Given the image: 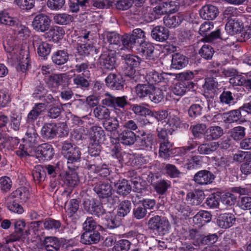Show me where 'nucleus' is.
I'll use <instances>...</instances> for the list:
<instances>
[{
  "label": "nucleus",
  "instance_id": "c756f323",
  "mask_svg": "<svg viewBox=\"0 0 251 251\" xmlns=\"http://www.w3.org/2000/svg\"><path fill=\"white\" fill-rule=\"evenodd\" d=\"M18 60V70H20L23 73L25 72L29 66V54L27 50H21L19 55L17 58Z\"/></svg>",
  "mask_w": 251,
  "mask_h": 251
},
{
  "label": "nucleus",
  "instance_id": "2f4dec72",
  "mask_svg": "<svg viewBox=\"0 0 251 251\" xmlns=\"http://www.w3.org/2000/svg\"><path fill=\"white\" fill-rule=\"evenodd\" d=\"M44 105L35 103L27 116L26 121L29 123H33L44 111Z\"/></svg>",
  "mask_w": 251,
  "mask_h": 251
},
{
  "label": "nucleus",
  "instance_id": "603ef678",
  "mask_svg": "<svg viewBox=\"0 0 251 251\" xmlns=\"http://www.w3.org/2000/svg\"><path fill=\"white\" fill-rule=\"evenodd\" d=\"M78 208V201L75 199L71 200L65 207L66 213L69 217L73 216L77 212Z\"/></svg>",
  "mask_w": 251,
  "mask_h": 251
},
{
  "label": "nucleus",
  "instance_id": "bf43d9fd",
  "mask_svg": "<svg viewBox=\"0 0 251 251\" xmlns=\"http://www.w3.org/2000/svg\"><path fill=\"white\" fill-rule=\"evenodd\" d=\"M214 53L213 48L209 45H204L199 50V54L205 59H210Z\"/></svg>",
  "mask_w": 251,
  "mask_h": 251
},
{
  "label": "nucleus",
  "instance_id": "412c9836",
  "mask_svg": "<svg viewBox=\"0 0 251 251\" xmlns=\"http://www.w3.org/2000/svg\"><path fill=\"white\" fill-rule=\"evenodd\" d=\"M105 136V132L102 127L94 126L90 129L89 142L92 143H100L102 138Z\"/></svg>",
  "mask_w": 251,
  "mask_h": 251
},
{
  "label": "nucleus",
  "instance_id": "473e14b6",
  "mask_svg": "<svg viewBox=\"0 0 251 251\" xmlns=\"http://www.w3.org/2000/svg\"><path fill=\"white\" fill-rule=\"evenodd\" d=\"M154 142V135L151 133L143 132L141 134L140 146L144 149L150 150L152 149Z\"/></svg>",
  "mask_w": 251,
  "mask_h": 251
},
{
  "label": "nucleus",
  "instance_id": "423d86ee",
  "mask_svg": "<svg viewBox=\"0 0 251 251\" xmlns=\"http://www.w3.org/2000/svg\"><path fill=\"white\" fill-rule=\"evenodd\" d=\"M50 23L51 20L48 15L41 13L34 17L32 25L33 29L36 31L44 32L49 29Z\"/></svg>",
  "mask_w": 251,
  "mask_h": 251
},
{
  "label": "nucleus",
  "instance_id": "2eb2a0df",
  "mask_svg": "<svg viewBox=\"0 0 251 251\" xmlns=\"http://www.w3.org/2000/svg\"><path fill=\"white\" fill-rule=\"evenodd\" d=\"M243 28V23L238 18H231L225 25V30L230 35L239 33Z\"/></svg>",
  "mask_w": 251,
  "mask_h": 251
},
{
  "label": "nucleus",
  "instance_id": "bb28decb",
  "mask_svg": "<svg viewBox=\"0 0 251 251\" xmlns=\"http://www.w3.org/2000/svg\"><path fill=\"white\" fill-rule=\"evenodd\" d=\"M204 198V194L201 189H191L187 195V200L192 204H199Z\"/></svg>",
  "mask_w": 251,
  "mask_h": 251
},
{
  "label": "nucleus",
  "instance_id": "e433bc0d",
  "mask_svg": "<svg viewBox=\"0 0 251 251\" xmlns=\"http://www.w3.org/2000/svg\"><path fill=\"white\" fill-rule=\"evenodd\" d=\"M135 40L130 34H125L122 36L121 37L122 45L120 48V52H122L123 50L129 51V49L137 44Z\"/></svg>",
  "mask_w": 251,
  "mask_h": 251
},
{
  "label": "nucleus",
  "instance_id": "4d7b16f0",
  "mask_svg": "<svg viewBox=\"0 0 251 251\" xmlns=\"http://www.w3.org/2000/svg\"><path fill=\"white\" fill-rule=\"evenodd\" d=\"M130 242L126 239H121L116 242L113 247L114 251H128L130 247Z\"/></svg>",
  "mask_w": 251,
  "mask_h": 251
},
{
  "label": "nucleus",
  "instance_id": "338daca9",
  "mask_svg": "<svg viewBox=\"0 0 251 251\" xmlns=\"http://www.w3.org/2000/svg\"><path fill=\"white\" fill-rule=\"evenodd\" d=\"M131 110L136 115L140 116H149L151 113L150 109L137 104L132 105Z\"/></svg>",
  "mask_w": 251,
  "mask_h": 251
},
{
  "label": "nucleus",
  "instance_id": "a18cd8bd",
  "mask_svg": "<svg viewBox=\"0 0 251 251\" xmlns=\"http://www.w3.org/2000/svg\"><path fill=\"white\" fill-rule=\"evenodd\" d=\"M93 113L95 117L100 120H106L110 117L109 109L103 105H99L95 108Z\"/></svg>",
  "mask_w": 251,
  "mask_h": 251
},
{
  "label": "nucleus",
  "instance_id": "052dcab7",
  "mask_svg": "<svg viewBox=\"0 0 251 251\" xmlns=\"http://www.w3.org/2000/svg\"><path fill=\"white\" fill-rule=\"evenodd\" d=\"M22 116L16 113H12L10 116V126L11 128L15 131L20 129Z\"/></svg>",
  "mask_w": 251,
  "mask_h": 251
},
{
  "label": "nucleus",
  "instance_id": "7c9ffc66",
  "mask_svg": "<svg viewBox=\"0 0 251 251\" xmlns=\"http://www.w3.org/2000/svg\"><path fill=\"white\" fill-rule=\"evenodd\" d=\"M153 90V85L149 84L148 83L146 84H138L135 87V93L137 96L143 99L149 97Z\"/></svg>",
  "mask_w": 251,
  "mask_h": 251
},
{
  "label": "nucleus",
  "instance_id": "5701e85b",
  "mask_svg": "<svg viewBox=\"0 0 251 251\" xmlns=\"http://www.w3.org/2000/svg\"><path fill=\"white\" fill-rule=\"evenodd\" d=\"M224 134L223 129L219 126H212L208 128L204 132V139L207 141L216 140Z\"/></svg>",
  "mask_w": 251,
  "mask_h": 251
},
{
  "label": "nucleus",
  "instance_id": "c9c22d12",
  "mask_svg": "<svg viewBox=\"0 0 251 251\" xmlns=\"http://www.w3.org/2000/svg\"><path fill=\"white\" fill-rule=\"evenodd\" d=\"M51 58L54 64L62 65L68 61L69 54L65 50H58L53 53Z\"/></svg>",
  "mask_w": 251,
  "mask_h": 251
},
{
  "label": "nucleus",
  "instance_id": "680f3d73",
  "mask_svg": "<svg viewBox=\"0 0 251 251\" xmlns=\"http://www.w3.org/2000/svg\"><path fill=\"white\" fill-rule=\"evenodd\" d=\"M220 199L221 202L226 205H232L236 201V197L229 192L221 194Z\"/></svg>",
  "mask_w": 251,
  "mask_h": 251
},
{
  "label": "nucleus",
  "instance_id": "79ce46f5",
  "mask_svg": "<svg viewBox=\"0 0 251 251\" xmlns=\"http://www.w3.org/2000/svg\"><path fill=\"white\" fill-rule=\"evenodd\" d=\"M211 219V214L208 211H201L193 217V222L196 224L203 226L210 222Z\"/></svg>",
  "mask_w": 251,
  "mask_h": 251
},
{
  "label": "nucleus",
  "instance_id": "a19ab883",
  "mask_svg": "<svg viewBox=\"0 0 251 251\" xmlns=\"http://www.w3.org/2000/svg\"><path fill=\"white\" fill-rule=\"evenodd\" d=\"M172 152V144L169 141L160 143L159 156L164 159L168 158Z\"/></svg>",
  "mask_w": 251,
  "mask_h": 251
},
{
  "label": "nucleus",
  "instance_id": "13d9d810",
  "mask_svg": "<svg viewBox=\"0 0 251 251\" xmlns=\"http://www.w3.org/2000/svg\"><path fill=\"white\" fill-rule=\"evenodd\" d=\"M245 129L241 126L235 127L231 130L230 135L235 140H241L245 136Z\"/></svg>",
  "mask_w": 251,
  "mask_h": 251
},
{
  "label": "nucleus",
  "instance_id": "20e7f679",
  "mask_svg": "<svg viewBox=\"0 0 251 251\" xmlns=\"http://www.w3.org/2000/svg\"><path fill=\"white\" fill-rule=\"evenodd\" d=\"M149 227L155 230L159 235H163L167 233L170 228L168 220L165 217L158 215L150 219L148 222Z\"/></svg>",
  "mask_w": 251,
  "mask_h": 251
},
{
  "label": "nucleus",
  "instance_id": "c03bdc74",
  "mask_svg": "<svg viewBox=\"0 0 251 251\" xmlns=\"http://www.w3.org/2000/svg\"><path fill=\"white\" fill-rule=\"evenodd\" d=\"M241 117V112L239 110H231L223 115L224 121L226 123L231 124L238 122Z\"/></svg>",
  "mask_w": 251,
  "mask_h": 251
},
{
  "label": "nucleus",
  "instance_id": "37998d69",
  "mask_svg": "<svg viewBox=\"0 0 251 251\" xmlns=\"http://www.w3.org/2000/svg\"><path fill=\"white\" fill-rule=\"evenodd\" d=\"M74 175V178H72V176L68 175L66 178L65 180H61V181L63 183L62 184L61 182L59 181L58 184L57 185V183H55L54 185H52V188H60L61 187H75L77 183V179L76 176V175L75 173L73 174Z\"/></svg>",
  "mask_w": 251,
  "mask_h": 251
},
{
  "label": "nucleus",
  "instance_id": "4468645a",
  "mask_svg": "<svg viewBox=\"0 0 251 251\" xmlns=\"http://www.w3.org/2000/svg\"><path fill=\"white\" fill-rule=\"evenodd\" d=\"M54 154V150L51 145L45 143L38 147L36 155L43 160H50Z\"/></svg>",
  "mask_w": 251,
  "mask_h": 251
},
{
  "label": "nucleus",
  "instance_id": "9b49d317",
  "mask_svg": "<svg viewBox=\"0 0 251 251\" xmlns=\"http://www.w3.org/2000/svg\"><path fill=\"white\" fill-rule=\"evenodd\" d=\"M107 42L109 43V50H113L118 54H122L120 52L121 46V37L120 35L115 32H107L105 33Z\"/></svg>",
  "mask_w": 251,
  "mask_h": 251
},
{
  "label": "nucleus",
  "instance_id": "4be33fe9",
  "mask_svg": "<svg viewBox=\"0 0 251 251\" xmlns=\"http://www.w3.org/2000/svg\"><path fill=\"white\" fill-rule=\"evenodd\" d=\"M235 222V218L231 213L221 214L217 220L218 225L223 228H227L233 226Z\"/></svg>",
  "mask_w": 251,
  "mask_h": 251
},
{
  "label": "nucleus",
  "instance_id": "0eeeda50",
  "mask_svg": "<svg viewBox=\"0 0 251 251\" xmlns=\"http://www.w3.org/2000/svg\"><path fill=\"white\" fill-rule=\"evenodd\" d=\"M173 75L168 73H159L155 71H150L146 76V79L149 84L164 83L168 84L171 80Z\"/></svg>",
  "mask_w": 251,
  "mask_h": 251
},
{
  "label": "nucleus",
  "instance_id": "0e129e2a",
  "mask_svg": "<svg viewBox=\"0 0 251 251\" xmlns=\"http://www.w3.org/2000/svg\"><path fill=\"white\" fill-rule=\"evenodd\" d=\"M233 159L234 161L238 162H241L244 160L248 161L251 159V153L239 151L233 154Z\"/></svg>",
  "mask_w": 251,
  "mask_h": 251
},
{
  "label": "nucleus",
  "instance_id": "6e6d98bb",
  "mask_svg": "<svg viewBox=\"0 0 251 251\" xmlns=\"http://www.w3.org/2000/svg\"><path fill=\"white\" fill-rule=\"evenodd\" d=\"M47 93L48 90L45 88L44 85L40 84L35 87L32 96L37 100H42L45 95H46Z\"/></svg>",
  "mask_w": 251,
  "mask_h": 251
},
{
  "label": "nucleus",
  "instance_id": "6e6552de",
  "mask_svg": "<svg viewBox=\"0 0 251 251\" xmlns=\"http://www.w3.org/2000/svg\"><path fill=\"white\" fill-rule=\"evenodd\" d=\"M113 50L103 52L100 56L99 62L101 68L104 70H112L115 68L116 58Z\"/></svg>",
  "mask_w": 251,
  "mask_h": 251
},
{
  "label": "nucleus",
  "instance_id": "ea45409f",
  "mask_svg": "<svg viewBox=\"0 0 251 251\" xmlns=\"http://www.w3.org/2000/svg\"><path fill=\"white\" fill-rule=\"evenodd\" d=\"M218 83L213 77H207L205 79L203 86L205 93L211 94V97L214 95L218 90Z\"/></svg>",
  "mask_w": 251,
  "mask_h": 251
},
{
  "label": "nucleus",
  "instance_id": "f3484780",
  "mask_svg": "<svg viewBox=\"0 0 251 251\" xmlns=\"http://www.w3.org/2000/svg\"><path fill=\"white\" fill-rule=\"evenodd\" d=\"M141 41H142L141 40ZM154 47L153 45L147 42H141L138 49L139 53L145 59L152 60L154 58Z\"/></svg>",
  "mask_w": 251,
  "mask_h": 251
},
{
  "label": "nucleus",
  "instance_id": "3c124183",
  "mask_svg": "<svg viewBox=\"0 0 251 251\" xmlns=\"http://www.w3.org/2000/svg\"><path fill=\"white\" fill-rule=\"evenodd\" d=\"M0 23L9 26L17 24V20L11 17L5 10L0 11Z\"/></svg>",
  "mask_w": 251,
  "mask_h": 251
},
{
  "label": "nucleus",
  "instance_id": "ddd939ff",
  "mask_svg": "<svg viewBox=\"0 0 251 251\" xmlns=\"http://www.w3.org/2000/svg\"><path fill=\"white\" fill-rule=\"evenodd\" d=\"M124 189H94L99 197L102 199H107V201L111 204L115 203L118 200L116 194L120 193Z\"/></svg>",
  "mask_w": 251,
  "mask_h": 251
},
{
  "label": "nucleus",
  "instance_id": "774afa93",
  "mask_svg": "<svg viewBox=\"0 0 251 251\" xmlns=\"http://www.w3.org/2000/svg\"><path fill=\"white\" fill-rule=\"evenodd\" d=\"M165 170L168 176L172 178L179 177L181 174V173L174 165L166 164L165 167Z\"/></svg>",
  "mask_w": 251,
  "mask_h": 251
},
{
  "label": "nucleus",
  "instance_id": "49530a36",
  "mask_svg": "<svg viewBox=\"0 0 251 251\" xmlns=\"http://www.w3.org/2000/svg\"><path fill=\"white\" fill-rule=\"evenodd\" d=\"M104 218L106 220L105 225L109 228H113L118 226L120 224V220L113 212H108L105 214Z\"/></svg>",
  "mask_w": 251,
  "mask_h": 251
},
{
  "label": "nucleus",
  "instance_id": "e2e57ef3",
  "mask_svg": "<svg viewBox=\"0 0 251 251\" xmlns=\"http://www.w3.org/2000/svg\"><path fill=\"white\" fill-rule=\"evenodd\" d=\"M131 208V203L129 201H125L120 203L118 208V214L124 217L128 213Z\"/></svg>",
  "mask_w": 251,
  "mask_h": 251
},
{
  "label": "nucleus",
  "instance_id": "864d4df0",
  "mask_svg": "<svg viewBox=\"0 0 251 251\" xmlns=\"http://www.w3.org/2000/svg\"><path fill=\"white\" fill-rule=\"evenodd\" d=\"M164 98L163 91L159 88H156L153 85V90L150 94L149 98L151 100L155 103L161 102Z\"/></svg>",
  "mask_w": 251,
  "mask_h": 251
},
{
  "label": "nucleus",
  "instance_id": "dca6fc26",
  "mask_svg": "<svg viewBox=\"0 0 251 251\" xmlns=\"http://www.w3.org/2000/svg\"><path fill=\"white\" fill-rule=\"evenodd\" d=\"M194 85L192 82L181 81L174 84L172 87V91L175 95L182 96L193 88Z\"/></svg>",
  "mask_w": 251,
  "mask_h": 251
},
{
  "label": "nucleus",
  "instance_id": "cd10ccee",
  "mask_svg": "<svg viewBox=\"0 0 251 251\" xmlns=\"http://www.w3.org/2000/svg\"><path fill=\"white\" fill-rule=\"evenodd\" d=\"M65 76V74H54L50 75L46 81L47 84L49 88L53 91V89L58 88L63 83V79Z\"/></svg>",
  "mask_w": 251,
  "mask_h": 251
},
{
  "label": "nucleus",
  "instance_id": "8fccbe9b",
  "mask_svg": "<svg viewBox=\"0 0 251 251\" xmlns=\"http://www.w3.org/2000/svg\"><path fill=\"white\" fill-rule=\"evenodd\" d=\"M32 175L36 183H40L44 180L46 176V172L44 167L41 165H36L32 170Z\"/></svg>",
  "mask_w": 251,
  "mask_h": 251
},
{
  "label": "nucleus",
  "instance_id": "f8f14e48",
  "mask_svg": "<svg viewBox=\"0 0 251 251\" xmlns=\"http://www.w3.org/2000/svg\"><path fill=\"white\" fill-rule=\"evenodd\" d=\"M215 178L213 173L204 170L197 172L194 176V180L199 185H205L212 183Z\"/></svg>",
  "mask_w": 251,
  "mask_h": 251
},
{
  "label": "nucleus",
  "instance_id": "de8ad7c7",
  "mask_svg": "<svg viewBox=\"0 0 251 251\" xmlns=\"http://www.w3.org/2000/svg\"><path fill=\"white\" fill-rule=\"evenodd\" d=\"M74 20L73 16L66 13H59L53 17L54 22L58 25H67Z\"/></svg>",
  "mask_w": 251,
  "mask_h": 251
},
{
  "label": "nucleus",
  "instance_id": "6ab92c4d",
  "mask_svg": "<svg viewBox=\"0 0 251 251\" xmlns=\"http://www.w3.org/2000/svg\"><path fill=\"white\" fill-rule=\"evenodd\" d=\"M84 207L88 212L98 216L103 215L104 213L103 206L100 204L96 203L93 199L85 201Z\"/></svg>",
  "mask_w": 251,
  "mask_h": 251
},
{
  "label": "nucleus",
  "instance_id": "aec40b11",
  "mask_svg": "<svg viewBox=\"0 0 251 251\" xmlns=\"http://www.w3.org/2000/svg\"><path fill=\"white\" fill-rule=\"evenodd\" d=\"M119 141L126 146L133 145L136 141V134L131 130L124 129L118 135Z\"/></svg>",
  "mask_w": 251,
  "mask_h": 251
},
{
  "label": "nucleus",
  "instance_id": "f03ea898",
  "mask_svg": "<svg viewBox=\"0 0 251 251\" xmlns=\"http://www.w3.org/2000/svg\"><path fill=\"white\" fill-rule=\"evenodd\" d=\"M120 54L127 66L126 69L125 70V75L130 77L129 80L131 82L139 81L143 76L140 75L138 72H136L134 68L139 65L141 61V58L137 56L129 53L125 54L122 52V54Z\"/></svg>",
  "mask_w": 251,
  "mask_h": 251
},
{
  "label": "nucleus",
  "instance_id": "4c0bfd02",
  "mask_svg": "<svg viewBox=\"0 0 251 251\" xmlns=\"http://www.w3.org/2000/svg\"><path fill=\"white\" fill-rule=\"evenodd\" d=\"M44 245L47 251H58L60 246L59 240L54 237H46Z\"/></svg>",
  "mask_w": 251,
  "mask_h": 251
},
{
  "label": "nucleus",
  "instance_id": "09e8293b",
  "mask_svg": "<svg viewBox=\"0 0 251 251\" xmlns=\"http://www.w3.org/2000/svg\"><path fill=\"white\" fill-rule=\"evenodd\" d=\"M102 125L104 129L110 132L116 131L119 126V122L115 117H109L104 120Z\"/></svg>",
  "mask_w": 251,
  "mask_h": 251
},
{
  "label": "nucleus",
  "instance_id": "1a4fd4ad",
  "mask_svg": "<svg viewBox=\"0 0 251 251\" xmlns=\"http://www.w3.org/2000/svg\"><path fill=\"white\" fill-rule=\"evenodd\" d=\"M107 86L113 90H121L124 88L125 83L119 74L110 73L105 78Z\"/></svg>",
  "mask_w": 251,
  "mask_h": 251
},
{
  "label": "nucleus",
  "instance_id": "9d476101",
  "mask_svg": "<svg viewBox=\"0 0 251 251\" xmlns=\"http://www.w3.org/2000/svg\"><path fill=\"white\" fill-rule=\"evenodd\" d=\"M165 123L164 126L171 135L178 128L188 126V125L183 123L180 118L175 115H170Z\"/></svg>",
  "mask_w": 251,
  "mask_h": 251
},
{
  "label": "nucleus",
  "instance_id": "a878e982",
  "mask_svg": "<svg viewBox=\"0 0 251 251\" xmlns=\"http://www.w3.org/2000/svg\"><path fill=\"white\" fill-rule=\"evenodd\" d=\"M100 234L97 231H85L81 236L80 241L84 244H95L100 239Z\"/></svg>",
  "mask_w": 251,
  "mask_h": 251
},
{
  "label": "nucleus",
  "instance_id": "5fc2aeb1",
  "mask_svg": "<svg viewBox=\"0 0 251 251\" xmlns=\"http://www.w3.org/2000/svg\"><path fill=\"white\" fill-rule=\"evenodd\" d=\"M62 167V162L58 161L54 165H47L44 167L48 175L52 177H55Z\"/></svg>",
  "mask_w": 251,
  "mask_h": 251
},
{
  "label": "nucleus",
  "instance_id": "f257e3e1",
  "mask_svg": "<svg viewBox=\"0 0 251 251\" xmlns=\"http://www.w3.org/2000/svg\"><path fill=\"white\" fill-rule=\"evenodd\" d=\"M61 153L67 160L68 168L72 172L75 171L77 166L74 164L80 161V149L75 145L65 141L61 144Z\"/></svg>",
  "mask_w": 251,
  "mask_h": 251
},
{
  "label": "nucleus",
  "instance_id": "a211bd4d",
  "mask_svg": "<svg viewBox=\"0 0 251 251\" xmlns=\"http://www.w3.org/2000/svg\"><path fill=\"white\" fill-rule=\"evenodd\" d=\"M219 11L217 7L207 4L202 7L200 10L201 17L204 20H213L217 16Z\"/></svg>",
  "mask_w": 251,
  "mask_h": 251
},
{
  "label": "nucleus",
  "instance_id": "58836bf2",
  "mask_svg": "<svg viewBox=\"0 0 251 251\" xmlns=\"http://www.w3.org/2000/svg\"><path fill=\"white\" fill-rule=\"evenodd\" d=\"M201 104H193L189 108L188 110V114L189 116L193 118H195L200 116L202 113V110L203 108H206V105L209 109L208 103L207 101H201Z\"/></svg>",
  "mask_w": 251,
  "mask_h": 251
},
{
  "label": "nucleus",
  "instance_id": "7ed1b4c3",
  "mask_svg": "<svg viewBox=\"0 0 251 251\" xmlns=\"http://www.w3.org/2000/svg\"><path fill=\"white\" fill-rule=\"evenodd\" d=\"M29 192L26 189H16L7 199L8 209L14 213L21 214L24 210L23 207L17 201L20 200L25 201L28 198Z\"/></svg>",
  "mask_w": 251,
  "mask_h": 251
},
{
  "label": "nucleus",
  "instance_id": "393cba45",
  "mask_svg": "<svg viewBox=\"0 0 251 251\" xmlns=\"http://www.w3.org/2000/svg\"><path fill=\"white\" fill-rule=\"evenodd\" d=\"M188 63V58L182 54L176 53L172 55V68L181 69L185 67Z\"/></svg>",
  "mask_w": 251,
  "mask_h": 251
},
{
  "label": "nucleus",
  "instance_id": "69168bd1",
  "mask_svg": "<svg viewBox=\"0 0 251 251\" xmlns=\"http://www.w3.org/2000/svg\"><path fill=\"white\" fill-rule=\"evenodd\" d=\"M219 99L222 104L230 106L234 103V98L232 93L230 91H224L221 94Z\"/></svg>",
  "mask_w": 251,
  "mask_h": 251
},
{
  "label": "nucleus",
  "instance_id": "f704fd0d",
  "mask_svg": "<svg viewBox=\"0 0 251 251\" xmlns=\"http://www.w3.org/2000/svg\"><path fill=\"white\" fill-rule=\"evenodd\" d=\"M182 17L178 15L169 14L164 18V24L168 27H176L182 21Z\"/></svg>",
  "mask_w": 251,
  "mask_h": 251
},
{
  "label": "nucleus",
  "instance_id": "b1692460",
  "mask_svg": "<svg viewBox=\"0 0 251 251\" xmlns=\"http://www.w3.org/2000/svg\"><path fill=\"white\" fill-rule=\"evenodd\" d=\"M151 36L157 41L163 42L168 38L169 31L162 26H156L152 29Z\"/></svg>",
  "mask_w": 251,
  "mask_h": 251
},
{
  "label": "nucleus",
  "instance_id": "c85d7f7f",
  "mask_svg": "<svg viewBox=\"0 0 251 251\" xmlns=\"http://www.w3.org/2000/svg\"><path fill=\"white\" fill-rule=\"evenodd\" d=\"M90 6L89 0H70L69 10L73 13L77 12L81 8L83 12Z\"/></svg>",
  "mask_w": 251,
  "mask_h": 251
},
{
  "label": "nucleus",
  "instance_id": "39448f33",
  "mask_svg": "<svg viewBox=\"0 0 251 251\" xmlns=\"http://www.w3.org/2000/svg\"><path fill=\"white\" fill-rule=\"evenodd\" d=\"M33 45L36 48L38 55L42 59H46L50 52L51 45L43 41L42 37L38 35L33 36Z\"/></svg>",
  "mask_w": 251,
  "mask_h": 251
},
{
  "label": "nucleus",
  "instance_id": "72a5a7b5",
  "mask_svg": "<svg viewBox=\"0 0 251 251\" xmlns=\"http://www.w3.org/2000/svg\"><path fill=\"white\" fill-rule=\"evenodd\" d=\"M57 133L56 125L54 124H45L42 128L41 134L43 138L49 139L53 138Z\"/></svg>",
  "mask_w": 251,
  "mask_h": 251
}]
</instances>
